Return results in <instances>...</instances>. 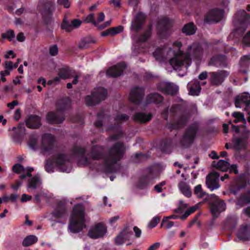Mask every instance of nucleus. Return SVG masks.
Instances as JSON below:
<instances>
[{"mask_svg": "<svg viewBox=\"0 0 250 250\" xmlns=\"http://www.w3.org/2000/svg\"><path fill=\"white\" fill-rule=\"evenodd\" d=\"M249 131L245 130L241 132V135H233L232 147L237 151H240L246 148L248 145Z\"/></svg>", "mask_w": 250, "mask_h": 250, "instance_id": "nucleus-8", "label": "nucleus"}, {"mask_svg": "<svg viewBox=\"0 0 250 250\" xmlns=\"http://www.w3.org/2000/svg\"><path fill=\"white\" fill-rule=\"evenodd\" d=\"M226 209V204L222 201L218 199L213 202L210 205V210L213 216L217 218L219 216L220 213Z\"/></svg>", "mask_w": 250, "mask_h": 250, "instance_id": "nucleus-14", "label": "nucleus"}, {"mask_svg": "<svg viewBox=\"0 0 250 250\" xmlns=\"http://www.w3.org/2000/svg\"><path fill=\"white\" fill-rule=\"evenodd\" d=\"M74 74V71L67 66L60 68L58 70V76L55 77L53 81L56 83L60 82L61 79H67L72 77Z\"/></svg>", "mask_w": 250, "mask_h": 250, "instance_id": "nucleus-17", "label": "nucleus"}, {"mask_svg": "<svg viewBox=\"0 0 250 250\" xmlns=\"http://www.w3.org/2000/svg\"><path fill=\"white\" fill-rule=\"evenodd\" d=\"M160 218L159 217H155L150 221L148 225V227L150 228L155 227L160 221Z\"/></svg>", "mask_w": 250, "mask_h": 250, "instance_id": "nucleus-52", "label": "nucleus"}, {"mask_svg": "<svg viewBox=\"0 0 250 250\" xmlns=\"http://www.w3.org/2000/svg\"><path fill=\"white\" fill-rule=\"evenodd\" d=\"M49 54L52 56H56L58 53V48L57 45L54 44L49 47Z\"/></svg>", "mask_w": 250, "mask_h": 250, "instance_id": "nucleus-50", "label": "nucleus"}, {"mask_svg": "<svg viewBox=\"0 0 250 250\" xmlns=\"http://www.w3.org/2000/svg\"><path fill=\"white\" fill-rule=\"evenodd\" d=\"M124 28L122 26H119L116 27L110 28L111 35H114L122 32L123 31Z\"/></svg>", "mask_w": 250, "mask_h": 250, "instance_id": "nucleus-56", "label": "nucleus"}, {"mask_svg": "<svg viewBox=\"0 0 250 250\" xmlns=\"http://www.w3.org/2000/svg\"><path fill=\"white\" fill-rule=\"evenodd\" d=\"M73 151L74 154L81 156V158L78 161V165L79 166H87L91 164L92 160H98L102 159L104 157V148L101 146H93L88 154V157L85 155L86 149L80 146H74Z\"/></svg>", "mask_w": 250, "mask_h": 250, "instance_id": "nucleus-2", "label": "nucleus"}, {"mask_svg": "<svg viewBox=\"0 0 250 250\" xmlns=\"http://www.w3.org/2000/svg\"><path fill=\"white\" fill-rule=\"evenodd\" d=\"M146 17L141 12L138 13L134 17L131 22L130 29L134 32H138L142 27Z\"/></svg>", "mask_w": 250, "mask_h": 250, "instance_id": "nucleus-16", "label": "nucleus"}, {"mask_svg": "<svg viewBox=\"0 0 250 250\" xmlns=\"http://www.w3.org/2000/svg\"><path fill=\"white\" fill-rule=\"evenodd\" d=\"M125 67V62H121L109 68L106 72V74L112 77L119 76Z\"/></svg>", "mask_w": 250, "mask_h": 250, "instance_id": "nucleus-20", "label": "nucleus"}, {"mask_svg": "<svg viewBox=\"0 0 250 250\" xmlns=\"http://www.w3.org/2000/svg\"><path fill=\"white\" fill-rule=\"evenodd\" d=\"M241 64L243 66H248L250 64V56L246 55L241 58Z\"/></svg>", "mask_w": 250, "mask_h": 250, "instance_id": "nucleus-54", "label": "nucleus"}, {"mask_svg": "<svg viewBox=\"0 0 250 250\" xmlns=\"http://www.w3.org/2000/svg\"><path fill=\"white\" fill-rule=\"evenodd\" d=\"M250 203V192L241 196L238 199L236 204L241 207Z\"/></svg>", "mask_w": 250, "mask_h": 250, "instance_id": "nucleus-38", "label": "nucleus"}, {"mask_svg": "<svg viewBox=\"0 0 250 250\" xmlns=\"http://www.w3.org/2000/svg\"><path fill=\"white\" fill-rule=\"evenodd\" d=\"M54 142L53 136L49 134H44L42 137V144L43 150L46 151L50 150Z\"/></svg>", "mask_w": 250, "mask_h": 250, "instance_id": "nucleus-23", "label": "nucleus"}, {"mask_svg": "<svg viewBox=\"0 0 250 250\" xmlns=\"http://www.w3.org/2000/svg\"><path fill=\"white\" fill-rule=\"evenodd\" d=\"M95 40L91 37H86L81 40L79 43V47L81 49L89 47L91 43H95Z\"/></svg>", "mask_w": 250, "mask_h": 250, "instance_id": "nucleus-30", "label": "nucleus"}, {"mask_svg": "<svg viewBox=\"0 0 250 250\" xmlns=\"http://www.w3.org/2000/svg\"><path fill=\"white\" fill-rule=\"evenodd\" d=\"M223 16V11L218 9L209 11L205 17L206 22H217L221 20Z\"/></svg>", "mask_w": 250, "mask_h": 250, "instance_id": "nucleus-13", "label": "nucleus"}, {"mask_svg": "<svg viewBox=\"0 0 250 250\" xmlns=\"http://www.w3.org/2000/svg\"><path fill=\"white\" fill-rule=\"evenodd\" d=\"M242 42L245 46L250 45V30L244 36Z\"/></svg>", "mask_w": 250, "mask_h": 250, "instance_id": "nucleus-57", "label": "nucleus"}, {"mask_svg": "<svg viewBox=\"0 0 250 250\" xmlns=\"http://www.w3.org/2000/svg\"><path fill=\"white\" fill-rule=\"evenodd\" d=\"M163 100V97L158 93L148 95L146 99V104L151 103L158 104Z\"/></svg>", "mask_w": 250, "mask_h": 250, "instance_id": "nucleus-33", "label": "nucleus"}, {"mask_svg": "<svg viewBox=\"0 0 250 250\" xmlns=\"http://www.w3.org/2000/svg\"><path fill=\"white\" fill-rule=\"evenodd\" d=\"M201 90L199 82L195 81L190 87V93L192 95L196 96L199 94Z\"/></svg>", "mask_w": 250, "mask_h": 250, "instance_id": "nucleus-39", "label": "nucleus"}, {"mask_svg": "<svg viewBox=\"0 0 250 250\" xmlns=\"http://www.w3.org/2000/svg\"><path fill=\"white\" fill-rule=\"evenodd\" d=\"M189 116L188 115H183L176 122L172 125V128L178 129L184 126L188 119Z\"/></svg>", "mask_w": 250, "mask_h": 250, "instance_id": "nucleus-34", "label": "nucleus"}, {"mask_svg": "<svg viewBox=\"0 0 250 250\" xmlns=\"http://www.w3.org/2000/svg\"><path fill=\"white\" fill-rule=\"evenodd\" d=\"M46 119L50 124H61L64 120V117L60 112H49Z\"/></svg>", "mask_w": 250, "mask_h": 250, "instance_id": "nucleus-24", "label": "nucleus"}, {"mask_svg": "<svg viewBox=\"0 0 250 250\" xmlns=\"http://www.w3.org/2000/svg\"><path fill=\"white\" fill-rule=\"evenodd\" d=\"M45 168L47 172L51 173L53 171V167L51 163V161L48 160L46 161Z\"/></svg>", "mask_w": 250, "mask_h": 250, "instance_id": "nucleus-58", "label": "nucleus"}, {"mask_svg": "<svg viewBox=\"0 0 250 250\" xmlns=\"http://www.w3.org/2000/svg\"><path fill=\"white\" fill-rule=\"evenodd\" d=\"M152 118V115L151 113L146 114L142 112H136L133 117V121L139 124H146L149 122Z\"/></svg>", "mask_w": 250, "mask_h": 250, "instance_id": "nucleus-21", "label": "nucleus"}, {"mask_svg": "<svg viewBox=\"0 0 250 250\" xmlns=\"http://www.w3.org/2000/svg\"><path fill=\"white\" fill-rule=\"evenodd\" d=\"M65 212L64 209H56L52 213V215L54 217L56 218H60L63 215Z\"/></svg>", "mask_w": 250, "mask_h": 250, "instance_id": "nucleus-53", "label": "nucleus"}, {"mask_svg": "<svg viewBox=\"0 0 250 250\" xmlns=\"http://www.w3.org/2000/svg\"><path fill=\"white\" fill-rule=\"evenodd\" d=\"M15 33L13 30H8L6 33H3L1 35V37L3 39L7 38L9 41H12L15 38Z\"/></svg>", "mask_w": 250, "mask_h": 250, "instance_id": "nucleus-46", "label": "nucleus"}, {"mask_svg": "<svg viewBox=\"0 0 250 250\" xmlns=\"http://www.w3.org/2000/svg\"><path fill=\"white\" fill-rule=\"evenodd\" d=\"M12 169L14 172L17 173L25 171V168H24L22 165L19 164L14 165Z\"/></svg>", "mask_w": 250, "mask_h": 250, "instance_id": "nucleus-48", "label": "nucleus"}, {"mask_svg": "<svg viewBox=\"0 0 250 250\" xmlns=\"http://www.w3.org/2000/svg\"><path fill=\"white\" fill-rule=\"evenodd\" d=\"M173 46L177 48L178 51L175 53L169 49V53L174 54V57L169 60V64L176 70H181L184 67L187 68L190 64L191 58L200 59L203 55V49L198 43L188 46L186 53L180 50L182 46L180 42H173Z\"/></svg>", "mask_w": 250, "mask_h": 250, "instance_id": "nucleus-1", "label": "nucleus"}, {"mask_svg": "<svg viewBox=\"0 0 250 250\" xmlns=\"http://www.w3.org/2000/svg\"><path fill=\"white\" fill-rule=\"evenodd\" d=\"M166 184L165 181H163L158 184L155 185L154 187L155 190H156L158 193H160L162 191V187L165 186Z\"/></svg>", "mask_w": 250, "mask_h": 250, "instance_id": "nucleus-59", "label": "nucleus"}, {"mask_svg": "<svg viewBox=\"0 0 250 250\" xmlns=\"http://www.w3.org/2000/svg\"><path fill=\"white\" fill-rule=\"evenodd\" d=\"M42 184V181L40 177L35 176L28 180L27 188L30 189H35L39 188Z\"/></svg>", "mask_w": 250, "mask_h": 250, "instance_id": "nucleus-31", "label": "nucleus"}, {"mask_svg": "<svg viewBox=\"0 0 250 250\" xmlns=\"http://www.w3.org/2000/svg\"><path fill=\"white\" fill-rule=\"evenodd\" d=\"M219 176V174L216 172H211L207 176L206 184L211 190L218 189L220 187L218 180Z\"/></svg>", "mask_w": 250, "mask_h": 250, "instance_id": "nucleus-11", "label": "nucleus"}, {"mask_svg": "<svg viewBox=\"0 0 250 250\" xmlns=\"http://www.w3.org/2000/svg\"><path fill=\"white\" fill-rule=\"evenodd\" d=\"M170 26V22L167 18H164L161 19L158 25V28L160 30H166Z\"/></svg>", "mask_w": 250, "mask_h": 250, "instance_id": "nucleus-40", "label": "nucleus"}, {"mask_svg": "<svg viewBox=\"0 0 250 250\" xmlns=\"http://www.w3.org/2000/svg\"><path fill=\"white\" fill-rule=\"evenodd\" d=\"M22 185V183L20 181H16L11 186V188L15 191L18 190L20 187Z\"/></svg>", "mask_w": 250, "mask_h": 250, "instance_id": "nucleus-64", "label": "nucleus"}, {"mask_svg": "<svg viewBox=\"0 0 250 250\" xmlns=\"http://www.w3.org/2000/svg\"><path fill=\"white\" fill-rule=\"evenodd\" d=\"M126 239L124 238V236L120 233L119 235L114 239L115 243L117 245L123 244Z\"/></svg>", "mask_w": 250, "mask_h": 250, "instance_id": "nucleus-49", "label": "nucleus"}, {"mask_svg": "<svg viewBox=\"0 0 250 250\" xmlns=\"http://www.w3.org/2000/svg\"><path fill=\"white\" fill-rule=\"evenodd\" d=\"M107 95L105 89L99 87L95 89L91 96L85 97V104L87 105L92 106L99 104L101 101L104 100Z\"/></svg>", "mask_w": 250, "mask_h": 250, "instance_id": "nucleus-6", "label": "nucleus"}, {"mask_svg": "<svg viewBox=\"0 0 250 250\" xmlns=\"http://www.w3.org/2000/svg\"><path fill=\"white\" fill-rule=\"evenodd\" d=\"M208 65H214L217 67H226L227 66L226 58L223 56L213 57L209 62Z\"/></svg>", "mask_w": 250, "mask_h": 250, "instance_id": "nucleus-27", "label": "nucleus"}, {"mask_svg": "<svg viewBox=\"0 0 250 250\" xmlns=\"http://www.w3.org/2000/svg\"><path fill=\"white\" fill-rule=\"evenodd\" d=\"M70 104L69 99L66 98L58 101L56 108L58 111H62L67 108Z\"/></svg>", "mask_w": 250, "mask_h": 250, "instance_id": "nucleus-35", "label": "nucleus"}, {"mask_svg": "<svg viewBox=\"0 0 250 250\" xmlns=\"http://www.w3.org/2000/svg\"><path fill=\"white\" fill-rule=\"evenodd\" d=\"M94 15L93 13H91L88 16H87L83 20V21L86 23H92L94 25L97 26V21L94 20Z\"/></svg>", "mask_w": 250, "mask_h": 250, "instance_id": "nucleus-47", "label": "nucleus"}, {"mask_svg": "<svg viewBox=\"0 0 250 250\" xmlns=\"http://www.w3.org/2000/svg\"><path fill=\"white\" fill-rule=\"evenodd\" d=\"M247 106L250 105V95L249 93L245 92L240 96H238L235 101V105L237 108H241L242 105Z\"/></svg>", "mask_w": 250, "mask_h": 250, "instance_id": "nucleus-22", "label": "nucleus"}, {"mask_svg": "<svg viewBox=\"0 0 250 250\" xmlns=\"http://www.w3.org/2000/svg\"><path fill=\"white\" fill-rule=\"evenodd\" d=\"M213 166L222 171H226L229 168L230 164L225 160H220L218 162L213 161Z\"/></svg>", "mask_w": 250, "mask_h": 250, "instance_id": "nucleus-32", "label": "nucleus"}, {"mask_svg": "<svg viewBox=\"0 0 250 250\" xmlns=\"http://www.w3.org/2000/svg\"><path fill=\"white\" fill-rule=\"evenodd\" d=\"M186 179L184 181H181L178 184V187L181 192L187 197H190L191 195V190L189 186L186 182Z\"/></svg>", "mask_w": 250, "mask_h": 250, "instance_id": "nucleus-29", "label": "nucleus"}, {"mask_svg": "<svg viewBox=\"0 0 250 250\" xmlns=\"http://www.w3.org/2000/svg\"><path fill=\"white\" fill-rule=\"evenodd\" d=\"M237 237L239 239L245 240H250V225L245 224L241 227L237 234Z\"/></svg>", "mask_w": 250, "mask_h": 250, "instance_id": "nucleus-25", "label": "nucleus"}, {"mask_svg": "<svg viewBox=\"0 0 250 250\" xmlns=\"http://www.w3.org/2000/svg\"><path fill=\"white\" fill-rule=\"evenodd\" d=\"M183 32L188 35H193L195 33L196 27L192 23H188L184 25L182 29Z\"/></svg>", "mask_w": 250, "mask_h": 250, "instance_id": "nucleus-36", "label": "nucleus"}, {"mask_svg": "<svg viewBox=\"0 0 250 250\" xmlns=\"http://www.w3.org/2000/svg\"><path fill=\"white\" fill-rule=\"evenodd\" d=\"M52 162L59 167L61 171L66 172L70 171L71 166L67 155L62 153L57 154L54 156Z\"/></svg>", "mask_w": 250, "mask_h": 250, "instance_id": "nucleus-9", "label": "nucleus"}, {"mask_svg": "<svg viewBox=\"0 0 250 250\" xmlns=\"http://www.w3.org/2000/svg\"><path fill=\"white\" fill-rule=\"evenodd\" d=\"M58 3L59 4L63 5L66 8H69L70 5L69 0H58Z\"/></svg>", "mask_w": 250, "mask_h": 250, "instance_id": "nucleus-63", "label": "nucleus"}, {"mask_svg": "<svg viewBox=\"0 0 250 250\" xmlns=\"http://www.w3.org/2000/svg\"><path fill=\"white\" fill-rule=\"evenodd\" d=\"M151 35L150 30L146 31L140 38H138L136 35L132 36L134 41L137 42H144L146 41Z\"/></svg>", "mask_w": 250, "mask_h": 250, "instance_id": "nucleus-42", "label": "nucleus"}, {"mask_svg": "<svg viewBox=\"0 0 250 250\" xmlns=\"http://www.w3.org/2000/svg\"><path fill=\"white\" fill-rule=\"evenodd\" d=\"M198 128L199 125L197 123H195L189 126L180 141L181 145L184 147H188L193 142Z\"/></svg>", "mask_w": 250, "mask_h": 250, "instance_id": "nucleus-7", "label": "nucleus"}, {"mask_svg": "<svg viewBox=\"0 0 250 250\" xmlns=\"http://www.w3.org/2000/svg\"><path fill=\"white\" fill-rule=\"evenodd\" d=\"M18 129L19 130L18 133L20 136H23L25 134L26 129L23 124H20L18 125Z\"/></svg>", "mask_w": 250, "mask_h": 250, "instance_id": "nucleus-61", "label": "nucleus"}, {"mask_svg": "<svg viewBox=\"0 0 250 250\" xmlns=\"http://www.w3.org/2000/svg\"><path fill=\"white\" fill-rule=\"evenodd\" d=\"M209 74V81L210 83L213 85L218 86L224 82L229 73L226 70H220L217 72H211Z\"/></svg>", "mask_w": 250, "mask_h": 250, "instance_id": "nucleus-10", "label": "nucleus"}, {"mask_svg": "<svg viewBox=\"0 0 250 250\" xmlns=\"http://www.w3.org/2000/svg\"><path fill=\"white\" fill-rule=\"evenodd\" d=\"M144 94V89L143 87H135L130 92L129 100L134 104H139L142 101Z\"/></svg>", "mask_w": 250, "mask_h": 250, "instance_id": "nucleus-15", "label": "nucleus"}, {"mask_svg": "<svg viewBox=\"0 0 250 250\" xmlns=\"http://www.w3.org/2000/svg\"><path fill=\"white\" fill-rule=\"evenodd\" d=\"M106 232V228L103 224L100 223L89 231L88 235L92 238L96 239L103 237Z\"/></svg>", "mask_w": 250, "mask_h": 250, "instance_id": "nucleus-12", "label": "nucleus"}, {"mask_svg": "<svg viewBox=\"0 0 250 250\" xmlns=\"http://www.w3.org/2000/svg\"><path fill=\"white\" fill-rule=\"evenodd\" d=\"M167 220H165V218L163 219L161 226L162 227L163 225H165L166 229H169L173 226L174 222Z\"/></svg>", "mask_w": 250, "mask_h": 250, "instance_id": "nucleus-55", "label": "nucleus"}, {"mask_svg": "<svg viewBox=\"0 0 250 250\" xmlns=\"http://www.w3.org/2000/svg\"><path fill=\"white\" fill-rule=\"evenodd\" d=\"M233 23L237 27L236 32L238 34H242L250 23V15L247 14L244 9H240L234 16Z\"/></svg>", "mask_w": 250, "mask_h": 250, "instance_id": "nucleus-5", "label": "nucleus"}, {"mask_svg": "<svg viewBox=\"0 0 250 250\" xmlns=\"http://www.w3.org/2000/svg\"><path fill=\"white\" fill-rule=\"evenodd\" d=\"M165 51L161 49L157 48L153 53V56L156 60L161 61L164 58H167V57L165 55Z\"/></svg>", "mask_w": 250, "mask_h": 250, "instance_id": "nucleus-43", "label": "nucleus"}, {"mask_svg": "<svg viewBox=\"0 0 250 250\" xmlns=\"http://www.w3.org/2000/svg\"><path fill=\"white\" fill-rule=\"evenodd\" d=\"M82 24V21L78 19H74L71 21V23L64 21L62 25V28L67 32L71 31L74 28L79 27Z\"/></svg>", "mask_w": 250, "mask_h": 250, "instance_id": "nucleus-28", "label": "nucleus"}, {"mask_svg": "<svg viewBox=\"0 0 250 250\" xmlns=\"http://www.w3.org/2000/svg\"><path fill=\"white\" fill-rule=\"evenodd\" d=\"M158 88L163 92L170 95L175 94L178 91V87L169 83H161L158 86Z\"/></svg>", "mask_w": 250, "mask_h": 250, "instance_id": "nucleus-19", "label": "nucleus"}, {"mask_svg": "<svg viewBox=\"0 0 250 250\" xmlns=\"http://www.w3.org/2000/svg\"><path fill=\"white\" fill-rule=\"evenodd\" d=\"M125 152V146L120 142L116 143L109 149L105 160L109 172L114 171L113 166L123 158Z\"/></svg>", "mask_w": 250, "mask_h": 250, "instance_id": "nucleus-4", "label": "nucleus"}, {"mask_svg": "<svg viewBox=\"0 0 250 250\" xmlns=\"http://www.w3.org/2000/svg\"><path fill=\"white\" fill-rule=\"evenodd\" d=\"M128 119L129 116L128 115L118 112L114 118V124L118 125L125 121H127Z\"/></svg>", "mask_w": 250, "mask_h": 250, "instance_id": "nucleus-37", "label": "nucleus"}, {"mask_svg": "<svg viewBox=\"0 0 250 250\" xmlns=\"http://www.w3.org/2000/svg\"><path fill=\"white\" fill-rule=\"evenodd\" d=\"M126 240H129L132 234L131 230L128 227H125L121 232Z\"/></svg>", "mask_w": 250, "mask_h": 250, "instance_id": "nucleus-45", "label": "nucleus"}, {"mask_svg": "<svg viewBox=\"0 0 250 250\" xmlns=\"http://www.w3.org/2000/svg\"><path fill=\"white\" fill-rule=\"evenodd\" d=\"M197 206H195L190 207L185 212L184 214L182 216H181L180 219L182 220L186 219L188 216L192 213L194 212L197 209Z\"/></svg>", "mask_w": 250, "mask_h": 250, "instance_id": "nucleus-44", "label": "nucleus"}, {"mask_svg": "<svg viewBox=\"0 0 250 250\" xmlns=\"http://www.w3.org/2000/svg\"><path fill=\"white\" fill-rule=\"evenodd\" d=\"M28 145L32 149H35L37 145V139L36 138H31L29 141Z\"/></svg>", "mask_w": 250, "mask_h": 250, "instance_id": "nucleus-60", "label": "nucleus"}, {"mask_svg": "<svg viewBox=\"0 0 250 250\" xmlns=\"http://www.w3.org/2000/svg\"><path fill=\"white\" fill-rule=\"evenodd\" d=\"M85 227L84 208L81 205H76L73 208L68 229L72 233H77Z\"/></svg>", "mask_w": 250, "mask_h": 250, "instance_id": "nucleus-3", "label": "nucleus"}, {"mask_svg": "<svg viewBox=\"0 0 250 250\" xmlns=\"http://www.w3.org/2000/svg\"><path fill=\"white\" fill-rule=\"evenodd\" d=\"M232 116L235 118L241 120H245L244 115L243 113L239 112H234L232 113Z\"/></svg>", "mask_w": 250, "mask_h": 250, "instance_id": "nucleus-62", "label": "nucleus"}, {"mask_svg": "<svg viewBox=\"0 0 250 250\" xmlns=\"http://www.w3.org/2000/svg\"><path fill=\"white\" fill-rule=\"evenodd\" d=\"M194 193L198 197H202L204 196L203 192L200 185L196 186L194 188Z\"/></svg>", "mask_w": 250, "mask_h": 250, "instance_id": "nucleus-51", "label": "nucleus"}, {"mask_svg": "<svg viewBox=\"0 0 250 250\" xmlns=\"http://www.w3.org/2000/svg\"><path fill=\"white\" fill-rule=\"evenodd\" d=\"M26 125L30 128H37L41 125V118L36 115H31L25 120Z\"/></svg>", "mask_w": 250, "mask_h": 250, "instance_id": "nucleus-26", "label": "nucleus"}, {"mask_svg": "<svg viewBox=\"0 0 250 250\" xmlns=\"http://www.w3.org/2000/svg\"><path fill=\"white\" fill-rule=\"evenodd\" d=\"M38 238L34 235H30L24 238L22 242V245L24 247H28L37 242Z\"/></svg>", "mask_w": 250, "mask_h": 250, "instance_id": "nucleus-41", "label": "nucleus"}, {"mask_svg": "<svg viewBox=\"0 0 250 250\" xmlns=\"http://www.w3.org/2000/svg\"><path fill=\"white\" fill-rule=\"evenodd\" d=\"M155 178L152 173H149L147 175L141 177L136 183V187L139 189L146 188L152 185L151 182Z\"/></svg>", "mask_w": 250, "mask_h": 250, "instance_id": "nucleus-18", "label": "nucleus"}]
</instances>
